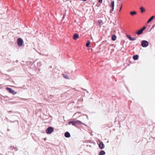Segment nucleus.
Listing matches in <instances>:
<instances>
[{"instance_id": "obj_7", "label": "nucleus", "mask_w": 155, "mask_h": 155, "mask_svg": "<svg viewBox=\"0 0 155 155\" xmlns=\"http://www.w3.org/2000/svg\"><path fill=\"white\" fill-rule=\"evenodd\" d=\"M79 38V35L77 33H75L74 34L73 39L74 40H76Z\"/></svg>"}, {"instance_id": "obj_12", "label": "nucleus", "mask_w": 155, "mask_h": 155, "mask_svg": "<svg viewBox=\"0 0 155 155\" xmlns=\"http://www.w3.org/2000/svg\"><path fill=\"white\" fill-rule=\"evenodd\" d=\"M110 6L111 8H114V1H111V4L110 5Z\"/></svg>"}, {"instance_id": "obj_22", "label": "nucleus", "mask_w": 155, "mask_h": 155, "mask_svg": "<svg viewBox=\"0 0 155 155\" xmlns=\"http://www.w3.org/2000/svg\"><path fill=\"white\" fill-rule=\"evenodd\" d=\"M98 2L100 3H102V0H98Z\"/></svg>"}, {"instance_id": "obj_2", "label": "nucleus", "mask_w": 155, "mask_h": 155, "mask_svg": "<svg viewBox=\"0 0 155 155\" xmlns=\"http://www.w3.org/2000/svg\"><path fill=\"white\" fill-rule=\"evenodd\" d=\"M54 128L51 127H49L46 130V132L47 134H51L54 131Z\"/></svg>"}, {"instance_id": "obj_5", "label": "nucleus", "mask_w": 155, "mask_h": 155, "mask_svg": "<svg viewBox=\"0 0 155 155\" xmlns=\"http://www.w3.org/2000/svg\"><path fill=\"white\" fill-rule=\"evenodd\" d=\"M146 27H144L142 28H141L140 30H138L137 32H136V34L137 35H140L142 33L143 31L146 29Z\"/></svg>"}, {"instance_id": "obj_23", "label": "nucleus", "mask_w": 155, "mask_h": 155, "mask_svg": "<svg viewBox=\"0 0 155 155\" xmlns=\"http://www.w3.org/2000/svg\"><path fill=\"white\" fill-rule=\"evenodd\" d=\"M101 22H102V21H99V23L100 24V25H101Z\"/></svg>"}, {"instance_id": "obj_21", "label": "nucleus", "mask_w": 155, "mask_h": 155, "mask_svg": "<svg viewBox=\"0 0 155 155\" xmlns=\"http://www.w3.org/2000/svg\"><path fill=\"white\" fill-rule=\"evenodd\" d=\"M112 8V9H111L110 11V13H112V12H113L114 10V8Z\"/></svg>"}, {"instance_id": "obj_19", "label": "nucleus", "mask_w": 155, "mask_h": 155, "mask_svg": "<svg viewBox=\"0 0 155 155\" xmlns=\"http://www.w3.org/2000/svg\"><path fill=\"white\" fill-rule=\"evenodd\" d=\"M90 41H87V42L86 44V46L87 47H88V46H89V45L90 44Z\"/></svg>"}, {"instance_id": "obj_18", "label": "nucleus", "mask_w": 155, "mask_h": 155, "mask_svg": "<svg viewBox=\"0 0 155 155\" xmlns=\"http://www.w3.org/2000/svg\"><path fill=\"white\" fill-rule=\"evenodd\" d=\"M63 76L66 79H68L69 78L68 77V76L65 74H62Z\"/></svg>"}, {"instance_id": "obj_8", "label": "nucleus", "mask_w": 155, "mask_h": 155, "mask_svg": "<svg viewBox=\"0 0 155 155\" xmlns=\"http://www.w3.org/2000/svg\"><path fill=\"white\" fill-rule=\"evenodd\" d=\"M104 145L103 142H100L99 144V147L101 149H103L104 148Z\"/></svg>"}, {"instance_id": "obj_6", "label": "nucleus", "mask_w": 155, "mask_h": 155, "mask_svg": "<svg viewBox=\"0 0 155 155\" xmlns=\"http://www.w3.org/2000/svg\"><path fill=\"white\" fill-rule=\"evenodd\" d=\"M6 89L11 93L13 94H15L17 93L16 92H15L11 88L6 87Z\"/></svg>"}, {"instance_id": "obj_20", "label": "nucleus", "mask_w": 155, "mask_h": 155, "mask_svg": "<svg viewBox=\"0 0 155 155\" xmlns=\"http://www.w3.org/2000/svg\"><path fill=\"white\" fill-rule=\"evenodd\" d=\"M122 5H120V10L119 11V12H120V11L122 8Z\"/></svg>"}, {"instance_id": "obj_14", "label": "nucleus", "mask_w": 155, "mask_h": 155, "mask_svg": "<svg viewBox=\"0 0 155 155\" xmlns=\"http://www.w3.org/2000/svg\"><path fill=\"white\" fill-rule=\"evenodd\" d=\"M130 14L131 15H136L137 14V12H136L134 11L130 12Z\"/></svg>"}, {"instance_id": "obj_9", "label": "nucleus", "mask_w": 155, "mask_h": 155, "mask_svg": "<svg viewBox=\"0 0 155 155\" xmlns=\"http://www.w3.org/2000/svg\"><path fill=\"white\" fill-rule=\"evenodd\" d=\"M64 136L66 137H70V134L68 132H67L65 133Z\"/></svg>"}, {"instance_id": "obj_11", "label": "nucleus", "mask_w": 155, "mask_h": 155, "mask_svg": "<svg viewBox=\"0 0 155 155\" xmlns=\"http://www.w3.org/2000/svg\"><path fill=\"white\" fill-rule=\"evenodd\" d=\"M128 38L129 40L130 41L135 40H136V38H131L130 36H128Z\"/></svg>"}, {"instance_id": "obj_10", "label": "nucleus", "mask_w": 155, "mask_h": 155, "mask_svg": "<svg viewBox=\"0 0 155 155\" xmlns=\"http://www.w3.org/2000/svg\"><path fill=\"white\" fill-rule=\"evenodd\" d=\"M139 56L137 55H134L133 57V59L134 60H137L138 59Z\"/></svg>"}, {"instance_id": "obj_16", "label": "nucleus", "mask_w": 155, "mask_h": 155, "mask_svg": "<svg viewBox=\"0 0 155 155\" xmlns=\"http://www.w3.org/2000/svg\"><path fill=\"white\" fill-rule=\"evenodd\" d=\"M105 153V152L103 150L101 151L99 153V155H104Z\"/></svg>"}, {"instance_id": "obj_3", "label": "nucleus", "mask_w": 155, "mask_h": 155, "mask_svg": "<svg viewBox=\"0 0 155 155\" xmlns=\"http://www.w3.org/2000/svg\"><path fill=\"white\" fill-rule=\"evenodd\" d=\"M17 42L18 45L21 47L22 45L23 41L22 39L21 38H18L17 40Z\"/></svg>"}, {"instance_id": "obj_17", "label": "nucleus", "mask_w": 155, "mask_h": 155, "mask_svg": "<svg viewBox=\"0 0 155 155\" xmlns=\"http://www.w3.org/2000/svg\"><path fill=\"white\" fill-rule=\"evenodd\" d=\"M154 16H152L147 21V23H148L150 22V21H151L154 18Z\"/></svg>"}, {"instance_id": "obj_4", "label": "nucleus", "mask_w": 155, "mask_h": 155, "mask_svg": "<svg viewBox=\"0 0 155 155\" xmlns=\"http://www.w3.org/2000/svg\"><path fill=\"white\" fill-rule=\"evenodd\" d=\"M148 42L147 41L143 40L142 41L141 45L143 47H146L148 45Z\"/></svg>"}, {"instance_id": "obj_13", "label": "nucleus", "mask_w": 155, "mask_h": 155, "mask_svg": "<svg viewBox=\"0 0 155 155\" xmlns=\"http://www.w3.org/2000/svg\"><path fill=\"white\" fill-rule=\"evenodd\" d=\"M116 39V36L115 35H113L112 36L111 39L113 41H115Z\"/></svg>"}, {"instance_id": "obj_15", "label": "nucleus", "mask_w": 155, "mask_h": 155, "mask_svg": "<svg viewBox=\"0 0 155 155\" xmlns=\"http://www.w3.org/2000/svg\"><path fill=\"white\" fill-rule=\"evenodd\" d=\"M140 10L141 12V13H143V12H144L145 11V9H144V8L143 7H141L140 8Z\"/></svg>"}, {"instance_id": "obj_1", "label": "nucleus", "mask_w": 155, "mask_h": 155, "mask_svg": "<svg viewBox=\"0 0 155 155\" xmlns=\"http://www.w3.org/2000/svg\"><path fill=\"white\" fill-rule=\"evenodd\" d=\"M82 122L79 120H73L69 121L68 122L69 124H72V125L75 126L77 124H81Z\"/></svg>"}]
</instances>
